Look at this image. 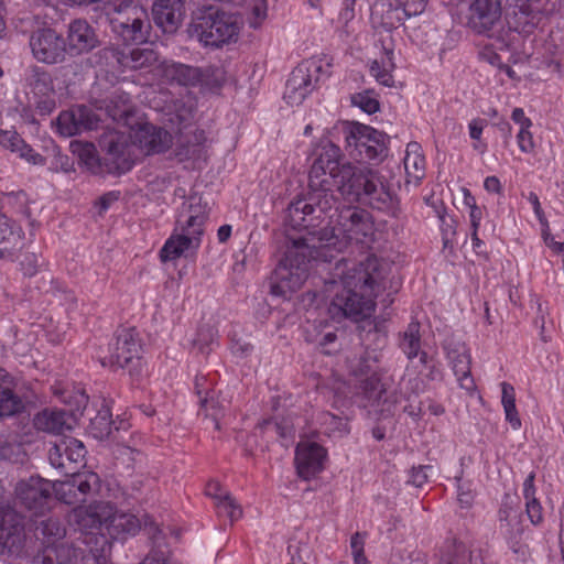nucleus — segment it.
I'll list each match as a JSON object with an SVG mask.
<instances>
[{
  "instance_id": "f257e3e1",
  "label": "nucleus",
  "mask_w": 564,
  "mask_h": 564,
  "mask_svg": "<svg viewBox=\"0 0 564 564\" xmlns=\"http://www.w3.org/2000/svg\"><path fill=\"white\" fill-rule=\"evenodd\" d=\"M333 210L337 213L336 227H325L317 232H308L307 236L286 241L284 254L269 280L272 295L286 299L301 289L308 276L311 260L319 258L322 249L337 245L336 230L357 241L372 234L373 223L366 209L357 206L339 208L336 205Z\"/></svg>"
},
{
  "instance_id": "f03ea898",
  "label": "nucleus",
  "mask_w": 564,
  "mask_h": 564,
  "mask_svg": "<svg viewBox=\"0 0 564 564\" xmlns=\"http://www.w3.org/2000/svg\"><path fill=\"white\" fill-rule=\"evenodd\" d=\"M391 270L390 262L376 256H369L348 268L341 275L343 291L335 295L328 306L330 317L337 322L343 318L362 322L358 328L365 333L361 335L364 340H369L372 335L378 340H384L381 324L369 318L375 311V299L381 291L392 289Z\"/></svg>"
},
{
  "instance_id": "7ed1b4c3",
  "label": "nucleus",
  "mask_w": 564,
  "mask_h": 564,
  "mask_svg": "<svg viewBox=\"0 0 564 564\" xmlns=\"http://www.w3.org/2000/svg\"><path fill=\"white\" fill-rule=\"evenodd\" d=\"M355 165L339 162V148L330 145L314 161L308 174V192L289 204L286 209L293 228H308L313 220L332 218L338 203L335 191L346 200V187L354 176Z\"/></svg>"
},
{
  "instance_id": "20e7f679",
  "label": "nucleus",
  "mask_w": 564,
  "mask_h": 564,
  "mask_svg": "<svg viewBox=\"0 0 564 564\" xmlns=\"http://www.w3.org/2000/svg\"><path fill=\"white\" fill-rule=\"evenodd\" d=\"M346 200L367 205L393 218L402 213L399 197L387 180L379 171L368 167L355 166L352 180L346 187Z\"/></svg>"
},
{
  "instance_id": "39448f33",
  "label": "nucleus",
  "mask_w": 564,
  "mask_h": 564,
  "mask_svg": "<svg viewBox=\"0 0 564 564\" xmlns=\"http://www.w3.org/2000/svg\"><path fill=\"white\" fill-rule=\"evenodd\" d=\"M112 514L110 502H95L88 507L75 508L69 514V524L80 532L83 543L98 564H105L111 550L107 522Z\"/></svg>"
},
{
  "instance_id": "423d86ee",
  "label": "nucleus",
  "mask_w": 564,
  "mask_h": 564,
  "mask_svg": "<svg viewBox=\"0 0 564 564\" xmlns=\"http://www.w3.org/2000/svg\"><path fill=\"white\" fill-rule=\"evenodd\" d=\"M189 28L200 43L210 47L236 42L240 32L237 15L213 6H202L193 11Z\"/></svg>"
},
{
  "instance_id": "0eeeda50",
  "label": "nucleus",
  "mask_w": 564,
  "mask_h": 564,
  "mask_svg": "<svg viewBox=\"0 0 564 564\" xmlns=\"http://www.w3.org/2000/svg\"><path fill=\"white\" fill-rule=\"evenodd\" d=\"M330 63L310 58L300 63L286 82L284 98L290 105H300L314 89L322 75H329Z\"/></svg>"
},
{
  "instance_id": "6e6552de",
  "label": "nucleus",
  "mask_w": 564,
  "mask_h": 564,
  "mask_svg": "<svg viewBox=\"0 0 564 564\" xmlns=\"http://www.w3.org/2000/svg\"><path fill=\"white\" fill-rule=\"evenodd\" d=\"M140 349L134 328H120L116 332V341L110 348L109 357L102 358L101 365L111 368H129L131 376L139 375L141 369Z\"/></svg>"
},
{
  "instance_id": "1a4fd4ad",
  "label": "nucleus",
  "mask_w": 564,
  "mask_h": 564,
  "mask_svg": "<svg viewBox=\"0 0 564 564\" xmlns=\"http://www.w3.org/2000/svg\"><path fill=\"white\" fill-rule=\"evenodd\" d=\"M29 45L33 57L40 63L55 65L66 61V40L53 28L44 26L32 31Z\"/></svg>"
},
{
  "instance_id": "9d476101",
  "label": "nucleus",
  "mask_w": 564,
  "mask_h": 564,
  "mask_svg": "<svg viewBox=\"0 0 564 564\" xmlns=\"http://www.w3.org/2000/svg\"><path fill=\"white\" fill-rule=\"evenodd\" d=\"M25 542L24 517L10 505L0 503V554L22 556Z\"/></svg>"
},
{
  "instance_id": "9b49d317",
  "label": "nucleus",
  "mask_w": 564,
  "mask_h": 564,
  "mask_svg": "<svg viewBox=\"0 0 564 564\" xmlns=\"http://www.w3.org/2000/svg\"><path fill=\"white\" fill-rule=\"evenodd\" d=\"M64 401L70 405L69 411L45 409L35 415L34 426L48 433H61L65 427L69 429V419L84 414L88 405V395L84 390H77L74 395H68Z\"/></svg>"
},
{
  "instance_id": "f8f14e48",
  "label": "nucleus",
  "mask_w": 564,
  "mask_h": 564,
  "mask_svg": "<svg viewBox=\"0 0 564 564\" xmlns=\"http://www.w3.org/2000/svg\"><path fill=\"white\" fill-rule=\"evenodd\" d=\"M503 0H471L468 25L477 34L497 36L503 29Z\"/></svg>"
},
{
  "instance_id": "ddd939ff",
  "label": "nucleus",
  "mask_w": 564,
  "mask_h": 564,
  "mask_svg": "<svg viewBox=\"0 0 564 564\" xmlns=\"http://www.w3.org/2000/svg\"><path fill=\"white\" fill-rule=\"evenodd\" d=\"M128 9L127 13L117 11L118 15L110 20L111 30L124 43L147 42L152 29L147 11L137 6Z\"/></svg>"
},
{
  "instance_id": "4468645a",
  "label": "nucleus",
  "mask_w": 564,
  "mask_h": 564,
  "mask_svg": "<svg viewBox=\"0 0 564 564\" xmlns=\"http://www.w3.org/2000/svg\"><path fill=\"white\" fill-rule=\"evenodd\" d=\"M99 145L105 153V163L109 173L122 174L131 170L133 159L129 138L118 131L101 134Z\"/></svg>"
},
{
  "instance_id": "2eb2a0df",
  "label": "nucleus",
  "mask_w": 564,
  "mask_h": 564,
  "mask_svg": "<svg viewBox=\"0 0 564 564\" xmlns=\"http://www.w3.org/2000/svg\"><path fill=\"white\" fill-rule=\"evenodd\" d=\"M53 484L39 476L20 480L15 486L17 499L34 513H42L52 500Z\"/></svg>"
},
{
  "instance_id": "dca6fc26",
  "label": "nucleus",
  "mask_w": 564,
  "mask_h": 564,
  "mask_svg": "<svg viewBox=\"0 0 564 564\" xmlns=\"http://www.w3.org/2000/svg\"><path fill=\"white\" fill-rule=\"evenodd\" d=\"M85 455L84 444L74 437L62 438L48 449L50 464L64 471L65 475L77 470L78 465L84 462Z\"/></svg>"
},
{
  "instance_id": "f3484780",
  "label": "nucleus",
  "mask_w": 564,
  "mask_h": 564,
  "mask_svg": "<svg viewBox=\"0 0 564 564\" xmlns=\"http://www.w3.org/2000/svg\"><path fill=\"white\" fill-rule=\"evenodd\" d=\"M326 449L313 442H301L295 451L297 474L303 479H310L323 470Z\"/></svg>"
},
{
  "instance_id": "a211bd4d",
  "label": "nucleus",
  "mask_w": 564,
  "mask_h": 564,
  "mask_svg": "<svg viewBox=\"0 0 564 564\" xmlns=\"http://www.w3.org/2000/svg\"><path fill=\"white\" fill-rule=\"evenodd\" d=\"M67 54L82 55L98 46L99 40L94 28L85 20L72 21L67 28Z\"/></svg>"
},
{
  "instance_id": "6ab92c4d",
  "label": "nucleus",
  "mask_w": 564,
  "mask_h": 564,
  "mask_svg": "<svg viewBox=\"0 0 564 564\" xmlns=\"http://www.w3.org/2000/svg\"><path fill=\"white\" fill-rule=\"evenodd\" d=\"M186 0H154L152 15L164 33H175L185 15Z\"/></svg>"
},
{
  "instance_id": "aec40b11",
  "label": "nucleus",
  "mask_w": 564,
  "mask_h": 564,
  "mask_svg": "<svg viewBox=\"0 0 564 564\" xmlns=\"http://www.w3.org/2000/svg\"><path fill=\"white\" fill-rule=\"evenodd\" d=\"M444 348L459 386L467 391L474 390L475 383L470 373L471 359L465 344L448 341Z\"/></svg>"
},
{
  "instance_id": "412c9836",
  "label": "nucleus",
  "mask_w": 564,
  "mask_h": 564,
  "mask_svg": "<svg viewBox=\"0 0 564 564\" xmlns=\"http://www.w3.org/2000/svg\"><path fill=\"white\" fill-rule=\"evenodd\" d=\"M205 383V378H197L195 382L199 413L203 412L205 417H210L215 422V429L219 430V419L225 413L227 401L225 399L220 400L219 393L215 389L204 387Z\"/></svg>"
},
{
  "instance_id": "4be33fe9",
  "label": "nucleus",
  "mask_w": 564,
  "mask_h": 564,
  "mask_svg": "<svg viewBox=\"0 0 564 564\" xmlns=\"http://www.w3.org/2000/svg\"><path fill=\"white\" fill-rule=\"evenodd\" d=\"M344 135L347 147L354 148L357 152L369 143H373V140L389 141V135L384 132L359 122H346L344 124Z\"/></svg>"
},
{
  "instance_id": "5701e85b",
  "label": "nucleus",
  "mask_w": 564,
  "mask_h": 564,
  "mask_svg": "<svg viewBox=\"0 0 564 564\" xmlns=\"http://www.w3.org/2000/svg\"><path fill=\"white\" fill-rule=\"evenodd\" d=\"M79 552L68 543L48 544L32 558V564H78Z\"/></svg>"
},
{
  "instance_id": "b1692460",
  "label": "nucleus",
  "mask_w": 564,
  "mask_h": 564,
  "mask_svg": "<svg viewBox=\"0 0 564 564\" xmlns=\"http://www.w3.org/2000/svg\"><path fill=\"white\" fill-rule=\"evenodd\" d=\"M183 218L184 225L181 226L182 230L200 238L203 225L207 218L205 206L200 203V197L191 196L188 200L183 203L178 224H182Z\"/></svg>"
},
{
  "instance_id": "393cba45",
  "label": "nucleus",
  "mask_w": 564,
  "mask_h": 564,
  "mask_svg": "<svg viewBox=\"0 0 564 564\" xmlns=\"http://www.w3.org/2000/svg\"><path fill=\"white\" fill-rule=\"evenodd\" d=\"M14 378L0 367V417L12 416L24 409L23 401L14 393Z\"/></svg>"
},
{
  "instance_id": "a878e982",
  "label": "nucleus",
  "mask_w": 564,
  "mask_h": 564,
  "mask_svg": "<svg viewBox=\"0 0 564 564\" xmlns=\"http://www.w3.org/2000/svg\"><path fill=\"white\" fill-rule=\"evenodd\" d=\"M138 140L140 147L144 149L148 154L165 152L171 148L173 142L169 131L150 124L140 129Z\"/></svg>"
},
{
  "instance_id": "bb28decb",
  "label": "nucleus",
  "mask_w": 564,
  "mask_h": 564,
  "mask_svg": "<svg viewBox=\"0 0 564 564\" xmlns=\"http://www.w3.org/2000/svg\"><path fill=\"white\" fill-rule=\"evenodd\" d=\"M200 245V238L182 230V234L172 235L160 251L162 262L172 261L187 250H196Z\"/></svg>"
},
{
  "instance_id": "cd10ccee",
  "label": "nucleus",
  "mask_w": 564,
  "mask_h": 564,
  "mask_svg": "<svg viewBox=\"0 0 564 564\" xmlns=\"http://www.w3.org/2000/svg\"><path fill=\"white\" fill-rule=\"evenodd\" d=\"M106 532L111 540L124 539L127 535H134L141 529L140 520L131 513H119L112 506V514L107 522Z\"/></svg>"
},
{
  "instance_id": "c85d7f7f",
  "label": "nucleus",
  "mask_w": 564,
  "mask_h": 564,
  "mask_svg": "<svg viewBox=\"0 0 564 564\" xmlns=\"http://www.w3.org/2000/svg\"><path fill=\"white\" fill-rule=\"evenodd\" d=\"M163 76L171 84L180 86H197L202 76L200 67L183 63H165L163 66Z\"/></svg>"
},
{
  "instance_id": "c756f323",
  "label": "nucleus",
  "mask_w": 564,
  "mask_h": 564,
  "mask_svg": "<svg viewBox=\"0 0 564 564\" xmlns=\"http://www.w3.org/2000/svg\"><path fill=\"white\" fill-rule=\"evenodd\" d=\"M123 51L120 46L108 45L91 54L87 61L93 67L123 72Z\"/></svg>"
},
{
  "instance_id": "7c9ffc66",
  "label": "nucleus",
  "mask_w": 564,
  "mask_h": 564,
  "mask_svg": "<svg viewBox=\"0 0 564 564\" xmlns=\"http://www.w3.org/2000/svg\"><path fill=\"white\" fill-rule=\"evenodd\" d=\"M145 530H148L153 546L140 564H175L170 558L171 552L167 549L161 530L153 522L149 525L148 522H145Z\"/></svg>"
},
{
  "instance_id": "2f4dec72",
  "label": "nucleus",
  "mask_w": 564,
  "mask_h": 564,
  "mask_svg": "<svg viewBox=\"0 0 564 564\" xmlns=\"http://www.w3.org/2000/svg\"><path fill=\"white\" fill-rule=\"evenodd\" d=\"M159 62V54L150 47L124 48L123 70L149 69Z\"/></svg>"
},
{
  "instance_id": "473e14b6",
  "label": "nucleus",
  "mask_w": 564,
  "mask_h": 564,
  "mask_svg": "<svg viewBox=\"0 0 564 564\" xmlns=\"http://www.w3.org/2000/svg\"><path fill=\"white\" fill-rule=\"evenodd\" d=\"M23 79L25 86L39 96H46L53 91L52 76L43 67L31 64L24 70Z\"/></svg>"
},
{
  "instance_id": "72a5a7b5",
  "label": "nucleus",
  "mask_w": 564,
  "mask_h": 564,
  "mask_svg": "<svg viewBox=\"0 0 564 564\" xmlns=\"http://www.w3.org/2000/svg\"><path fill=\"white\" fill-rule=\"evenodd\" d=\"M543 19V11L534 12L529 6L513 7L512 17L508 21L511 29L519 33H531Z\"/></svg>"
},
{
  "instance_id": "f704fd0d",
  "label": "nucleus",
  "mask_w": 564,
  "mask_h": 564,
  "mask_svg": "<svg viewBox=\"0 0 564 564\" xmlns=\"http://www.w3.org/2000/svg\"><path fill=\"white\" fill-rule=\"evenodd\" d=\"M420 328V323L412 321L399 335V347L410 360L417 357L421 349Z\"/></svg>"
},
{
  "instance_id": "c9c22d12",
  "label": "nucleus",
  "mask_w": 564,
  "mask_h": 564,
  "mask_svg": "<svg viewBox=\"0 0 564 564\" xmlns=\"http://www.w3.org/2000/svg\"><path fill=\"white\" fill-rule=\"evenodd\" d=\"M90 434L98 440L111 437L113 433V422L111 420L110 409L102 404L96 416L90 419L89 423Z\"/></svg>"
},
{
  "instance_id": "e433bc0d",
  "label": "nucleus",
  "mask_w": 564,
  "mask_h": 564,
  "mask_svg": "<svg viewBox=\"0 0 564 564\" xmlns=\"http://www.w3.org/2000/svg\"><path fill=\"white\" fill-rule=\"evenodd\" d=\"M167 116L171 128L175 130L176 133L182 134L193 122V107L182 100H176L173 105V110Z\"/></svg>"
},
{
  "instance_id": "4c0bfd02",
  "label": "nucleus",
  "mask_w": 564,
  "mask_h": 564,
  "mask_svg": "<svg viewBox=\"0 0 564 564\" xmlns=\"http://www.w3.org/2000/svg\"><path fill=\"white\" fill-rule=\"evenodd\" d=\"M73 484L75 486L78 497H82V502L93 494L98 492L100 488V479L95 473L78 474L76 470L69 473Z\"/></svg>"
},
{
  "instance_id": "58836bf2",
  "label": "nucleus",
  "mask_w": 564,
  "mask_h": 564,
  "mask_svg": "<svg viewBox=\"0 0 564 564\" xmlns=\"http://www.w3.org/2000/svg\"><path fill=\"white\" fill-rule=\"evenodd\" d=\"M502 405L506 413L507 421L514 430L521 426V421L516 408L514 389L510 383L502 382Z\"/></svg>"
},
{
  "instance_id": "ea45409f",
  "label": "nucleus",
  "mask_w": 564,
  "mask_h": 564,
  "mask_svg": "<svg viewBox=\"0 0 564 564\" xmlns=\"http://www.w3.org/2000/svg\"><path fill=\"white\" fill-rule=\"evenodd\" d=\"M360 388L364 395L373 403L379 402L386 393L384 384L376 372L362 380Z\"/></svg>"
},
{
  "instance_id": "a19ab883",
  "label": "nucleus",
  "mask_w": 564,
  "mask_h": 564,
  "mask_svg": "<svg viewBox=\"0 0 564 564\" xmlns=\"http://www.w3.org/2000/svg\"><path fill=\"white\" fill-rule=\"evenodd\" d=\"M468 557V550L463 542L453 541L441 556V564H465Z\"/></svg>"
},
{
  "instance_id": "79ce46f5",
  "label": "nucleus",
  "mask_w": 564,
  "mask_h": 564,
  "mask_svg": "<svg viewBox=\"0 0 564 564\" xmlns=\"http://www.w3.org/2000/svg\"><path fill=\"white\" fill-rule=\"evenodd\" d=\"M395 12L399 21L416 17L424 12L427 0H395Z\"/></svg>"
},
{
  "instance_id": "37998d69",
  "label": "nucleus",
  "mask_w": 564,
  "mask_h": 564,
  "mask_svg": "<svg viewBox=\"0 0 564 564\" xmlns=\"http://www.w3.org/2000/svg\"><path fill=\"white\" fill-rule=\"evenodd\" d=\"M53 492L59 501L66 505H77L82 502V497H78L72 478L53 484Z\"/></svg>"
},
{
  "instance_id": "c03bdc74",
  "label": "nucleus",
  "mask_w": 564,
  "mask_h": 564,
  "mask_svg": "<svg viewBox=\"0 0 564 564\" xmlns=\"http://www.w3.org/2000/svg\"><path fill=\"white\" fill-rule=\"evenodd\" d=\"M206 141L204 130L196 129L193 132V137L186 141V145L181 147L175 155L178 161H184L195 156L199 152V147Z\"/></svg>"
},
{
  "instance_id": "a18cd8bd",
  "label": "nucleus",
  "mask_w": 564,
  "mask_h": 564,
  "mask_svg": "<svg viewBox=\"0 0 564 564\" xmlns=\"http://www.w3.org/2000/svg\"><path fill=\"white\" fill-rule=\"evenodd\" d=\"M76 116L72 110L62 111L57 117L58 132L64 137H73L79 133L77 128Z\"/></svg>"
},
{
  "instance_id": "49530a36",
  "label": "nucleus",
  "mask_w": 564,
  "mask_h": 564,
  "mask_svg": "<svg viewBox=\"0 0 564 564\" xmlns=\"http://www.w3.org/2000/svg\"><path fill=\"white\" fill-rule=\"evenodd\" d=\"M200 73L202 76L199 78V85H206L209 87H220L225 82V72L220 67H200Z\"/></svg>"
},
{
  "instance_id": "de8ad7c7",
  "label": "nucleus",
  "mask_w": 564,
  "mask_h": 564,
  "mask_svg": "<svg viewBox=\"0 0 564 564\" xmlns=\"http://www.w3.org/2000/svg\"><path fill=\"white\" fill-rule=\"evenodd\" d=\"M351 104L359 107L368 115L375 113L379 110L380 104L377 98L371 96L370 90L358 93L351 96Z\"/></svg>"
},
{
  "instance_id": "09e8293b",
  "label": "nucleus",
  "mask_w": 564,
  "mask_h": 564,
  "mask_svg": "<svg viewBox=\"0 0 564 564\" xmlns=\"http://www.w3.org/2000/svg\"><path fill=\"white\" fill-rule=\"evenodd\" d=\"M73 112L76 116V123L77 128H79V133L82 131L91 130L97 126L98 120L90 108L86 106H79L74 108Z\"/></svg>"
},
{
  "instance_id": "8fccbe9b",
  "label": "nucleus",
  "mask_w": 564,
  "mask_h": 564,
  "mask_svg": "<svg viewBox=\"0 0 564 564\" xmlns=\"http://www.w3.org/2000/svg\"><path fill=\"white\" fill-rule=\"evenodd\" d=\"M37 530L48 539H61L65 535V528L56 518H48L41 521Z\"/></svg>"
},
{
  "instance_id": "3c124183",
  "label": "nucleus",
  "mask_w": 564,
  "mask_h": 564,
  "mask_svg": "<svg viewBox=\"0 0 564 564\" xmlns=\"http://www.w3.org/2000/svg\"><path fill=\"white\" fill-rule=\"evenodd\" d=\"M387 143L388 141L381 142L379 140H373V143H369V145L358 151V154L361 159L381 161L387 156Z\"/></svg>"
},
{
  "instance_id": "603ef678",
  "label": "nucleus",
  "mask_w": 564,
  "mask_h": 564,
  "mask_svg": "<svg viewBox=\"0 0 564 564\" xmlns=\"http://www.w3.org/2000/svg\"><path fill=\"white\" fill-rule=\"evenodd\" d=\"M216 332L212 326H203L197 333V338L194 339V347H197L199 352L207 355L210 351L209 346L214 343Z\"/></svg>"
},
{
  "instance_id": "864d4df0",
  "label": "nucleus",
  "mask_w": 564,
  "mask_h": 564,
  "mask_svg": "<svg viewBox=\"0 0 564 564\" xmlns=\"http://www.w3.org/2000/svg\"><path fill=\"white\" fill-rule=\"evenodd\" d=\"M21 445L14 437L0 434V458L13 459L20 454Z\"/></svg>"
},
{
  "instance_id": "5fc2aeb1",
  "label": "nucleus",
  "mask_w": 564,
  "mask_h": 564,
  "mask_svg": "<svg viewBox=\"0 0 564 564\" xmlns=\"http://www.w3.org/2000/svg\"><path fill=\"white\" fill-rule=\"evenodd\" d=\"M436 215L441 221V228L443 232V245L446 248L451 243V237L455 235L454 229V220L451 217H447L445 213V208L441 206L440 208L435 206Z\"/></svg>"
},
{
  "instance_id": "6e6d98bb",
  "label": "nucleus",
  "mask_w": 564,
  "mask_h": 564,
  "mask_svg": "<svg viewBox=\"0 0 564 564\" xmlns=\"http://www.w3.org/2000/svg\"><path fill=\"white\" fill-rule=\"evenodd\" d=\"M78 156L80 161L93 172L100 166L99 159L96 154V149L94 144L87 143L80 147Z\"/></svg>"
},
{
  "instance_id": "4d7b16f0",
  "label": "nucleus",
  "mask_w": 564,
  "mask_h": 564,
  "mask_svg": "<svg viewBox=\"0 0 564 564\" xmlns=\"http://www.w3.org/2000/svg\"><path fill=\"white\" fill-rule=\"evenodd\" d=\"M0 145L11 152H17L19 147L25 149L24 140L15 131L0 130Z\"/></svg>"
},
{
  "instance_id": "13d9d810",
  "label": "nucleus",
  "mask_w": 564,
  "mask_h": 564,
  "mask_svg": "<svg viewBox=\"0 0 564 564\" xmlns=\"http://www.w3.org/2000/svg\"><path fill=\"white\" fill-rule=\"evenodd\" d=\"M258 429L270 434L278 435L279 437H286L291 434V427L286 424L279 423L273 420H264L259 425Z\"/></svg>"
},
{
  "instance_id": "bf43d9fd",
  "label": "nucleus",
  "mask_w": 564,
  "mask_h": 564,
  "mask_svg": "<svg viewBox=\"0 0 564 564\" xmlns=\"http://www.w3.org/2000/svg\"><path fill=\"white\" fill-rule=\"evenodd\" d=\"M391 73L392 70L382 68L380 65H378L377 61L371 62L370 74L379 84L386 87H392L394 85V78Z\"/></svg>"
},
{
  "instance_id": "052dcab7",
  "label": "nucleus",
  "mask_w": 564,
  "mask_h": 564,
  "mask_svg": "<svg viewBox=\"0 0 564 564\" xmlns=\"http://www.w3.org/2000/svg\"><path fill=\"white\" fill-rule=\"evenodd\" d=\"M20 265L25 276H33L40 267V258L33 252H25L20 261Z\"/></svg>"
},
{
  "instance_id": "680f3d73",
  "label": "nucleus",
  "mask_w": 564,
  "mask_h": 564,
  "mask_svg": "<svg viewBox=\"0 0 564 564\" xmlns=\"http://www.w3.org/2000/svg\"><path fill=\"white\" fill-rule=\"evenodd\" d=\"M111 104L115 105V112L112 113V117H124L130 112V106H129V96L124 93L121 94H115L111 97Z\"/></svg>"
},
{
  "instance_id": "e2e57ef3",
  "label": "nucleus",
  "mask_w": 564,
  "mask_h": 564,
  "mask_svg": "<svg viewBox=\"0 0 564 564\" xmlns=\"http://www.w3.org/2000/svg\"><path fill=\"white\" fill-rule=\"evenodd\" d=\"M217 507L218 509H231V512H228L231 521L238 520L242 514V509L228 492L224 494V497L217 502Z\"/></svg>"
},
{
  "instance_id": "0e129e2a",
  "label": "nucleus",
  "mask_w": 564,
  "mask_h": 564,
  "mask_svg": "<svg viewBox=\"0 0 564 564\" xmlns=\"http://www.w3.org/2000/svg\"><path fill=\"white\" fill-rule=\"evenodd\" d=\"M527 513L533 524H540L543 521L542 507L536 498L527 500Z\"/></svg>"
},
{
  "instance_id": "69168bd1",
  "label": "nucleus",
  "mask_w": 564,
  "mask_h": 564,
  "mask_svg": "<svg viewBox=\"0 0 564 564\" xmlns=\"http://www.w3.org/2000/svg\"><path fill=\"white\" fill-rule=\"evenodd\" d=\"M267 17V6L260 0L252 7V18L249 21L251 28L257 29Z\"/></svg>"
},
{
  "instance_id": "338daca9",
  "label": "nucleus",
  "mask_w": 564,
  "mask_h": 564,
  "mask_svg": "<svg viewBox=\"0 0 564 564\" xmlns=\"http://www.w3.org/2000/svg\"><path fill=\"white\" fill-rule=\"evenodd\" d=\"M517 138L519 148L522 152L529 153L533 151L534 143L529 128H521Z\"/></svg>"
},
{
  "instance_id": "774afa93",
  "label": "nucleus",
  "mask_w": 564,
  "mask_h": 564,
  "mask_svg": "<svg viewBox=\"0 0 564 564\" xmlns=\"http://www.w3.org/2000/svg\"><path fill=\"white\" fill-rule=\"evenodd\" d=\"M475 492L469 484L458 486V502L463 508H468L474 501Z\"/></svg>"
}]
</instances>
